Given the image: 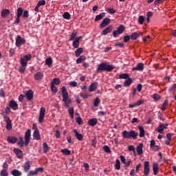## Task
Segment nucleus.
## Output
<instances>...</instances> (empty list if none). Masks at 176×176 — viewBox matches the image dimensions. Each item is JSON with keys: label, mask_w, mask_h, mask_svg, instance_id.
Here are the masks:
<instances>
[{"label": "nucleus", "mask_w": 176, "mask_h": 176, "mask_svg": "<svg viewBox=\"0 0 176 176\" xmlns=\"http://www.w3.org/2000/svg\"><path fill=\"white\" fill-rule=\"evenodd\" d=\"M30 138H31V129H28L25 133V142L23 140V137H19L18 145H19L20 148H23V146H24V144L28 145V144H30Z\"/></svg>", "instance_id": "nucleus-1"}, {"label": "nucleus", "mask_w": 176, "mask_h": 176, "mask_svg": "<svg viewBox=\"0 0 176 176\" xmlns=\"http://www.w3.org/2000/svg\"><path fill=\"white\" fill-rule=\"evenodd\" d=\"M63 97V102H65V106L68 108L69 107V104L72 102L69 96H68V92L67 91V87H63L60 89Z\"/></svg>", "instance_id": "nucleus-2"}, {"label": "nucleus", "mask_w": 176, "mask_h": 176, "mask_svg": "<svg viewBox=\"0 0 176 176\" xmlns=\"http://www.w3.org/2000/svg\"><path fill=\"white\" fill-rule=\"evenodd\" d=\"M138 136V133L135 132V131H131L128 132L127 131H122V137L124 138H133L135 140Z\"/></svg>", "instance_id": "nucleus-3"}, {"label": "nucleus", "mask_w": 176, "mask_h": 176, "mask_svg": "<svg viewBox=\"0 0 176 176\" xmlns=\"http://www.w3.org/2000/svg\"><path fill=\"white\" fill-rule=\"evenodd\" d=\"M114 67L111 65H107L105 63H101L98 67V71H112L114 69Z\"/></svg>", "instance_id": "nucleus-4"}, {"label": "nucleus", "mask_w": 176, "mask_h": 176, "mask_svg": "<svg viewBox=\"0 0 176 176\" xmlns=\"http://www.w3.org/2000/svg\"><path fill=\"white\" fill-rule=\"evenodd\" d=\"M32 58V56L31 54H28L21 58L20 63L22 64V65H27V64H28V61H30Z\"/></svg>", "instance_id": "nucleus-5"}, {"label": "nucleus", "mask_w": 176, "mask_h": 176, "mask_svg": "<svg viewBox=\"0 0 176 176\" xmlns=\"http://www.w3.org/2000/svg\"><path fill=\"white\" fill-rule=\"evenodd\" d=\"M45 115H46V108L42 107L40 108L39 116H38V122L42 123L43 119H45Z\"/></svg>", "instance_id": "nucleus-6"}, {"label": "nucleus", "mask_w": 176, "mask_h": 176, "mask_svg": "<svg viewBox=\"0 0 176 176\" xmlns=\"http://www.w3.org/2000/svg\"><path fill=\"white\" fill-rule=\"evenodd\" d=\"M15 45L16 47H20L21 45H25V39H24L21 36L19 35L16 36Z\"/></svg>", "instance_id": "nucleus-7"}, {"label": "nucleus", "mask_w": 176, "mask_h": 176, "mask_svg": "<svg viewBox=\"0 0 176 176\" xmlns=\"http://www.w3.org/2000/svg\"><path fill=\"white\" fill-rule=\"evenodd\" d=\"M124 26L123 25H120L118 28L117 30L114 31L113 32V35L115 38H116V36H118V35H120L121 34H123V32H124Z\"/></svg>", "instance_id": "nucleus-8"}, {"label": "nucleus", "mask_w": 176, "mask_h": 176, "mask_svg": "<svg viewBox=\"0 0 176 176\" xmlns=\"http://www.w3.org/2000/svg\"><path fill=\"white\" fill-rule=\"evenodd\" d=\"M33 129L34 130V132L33 133V137L34 140H40L41 139V135L39 134V130L38 129V127L35 124H33Z\"/></svg>", "instance_id": "nucleus-9"}, {"label": "nucleus", "mask_w": 176, "mask_h": 176, "mask_svg": "<svg viewBox=\"0 0 176 176\" xmlns=\"http://www.w3.org/2000/svg\"><path fill=\"white\" fill-rule=\"evenodd\" d=\"M6 122V129L8 131H10L13 129V124H12V120L9 118H6L5 120Z\"/></svg>", "instance_id": "nucleus-10"}, {"label": "nucleus", "mask_w": 176, "mask_h": 176, "mask_svg": "<svg viewBox=\"0 0 176 176\" xmlns=\"http://www.w3.org/2000/svg\"><path fill=\"white\" fill-rule=\"evenodd\" d=\"M151 168H149V162L145 161L144 164V175H149Z\"/></svg>", "instance_id": "nucleus-11"}, {"label": "nucleus", "mask_w": 176, "mask_h": 176, "mask_svg": "<svg viewBox=\"0 0 176 176\" xmlns=\"http://www.w3.org/2000/svg\"><path fill=\"white\" fill-rule=\"evenodd\" d=\"M150 148L153 151H155V152L157 151H160V146L156 145V142L153 140H151Z\"/></svg>", "instance_id": "nucleus-12"}, {"label": "nucleus", "mask_w": 176, "mask_h": 176, "mask_svg": "<svg viewBox=\"0 0 176 176\" xmlns=\"http://www.w3.org/2000/svg\"><path fill=\"white\" fill-rule=\"evenodd\" d=\"M9 107H11V109L14 111L19 109V104H17V102L14 100L10 101Z\"/></svg>", "instance_id": "nucleus-13"}, {"label": "nucleus", "mask_w": 176, "mask_h": 176, "mask_svg": "<svg viewBox=\"0 0 176 176\" xmlns=\"http://www.w3.org/2000/svg\"><path fill=\"white\" fill-rule=\"evenodd\" d=\"M167 126H168L167 124H161L157 126V128L156 129V131H157L158 133H160V134H163V131H164L165 129H167Z\"/></svg>", "instance_id": "nucleus-14"}, {"label": "nucleus", "mask_w": 176, "mask_h": 176, "mask_svg": "<svg viewBox=\"0 0 176 176\" xmlns=\"http://www.w3.org/2000/svg\"><path fill=\"white\" fill-rule=\"evenodd\" d=\"M109 23H111V19L109 18H105L100 23V28H104V27H107V25H109Z\"/></svg>", "instance_id": "nucleus-15"}, {"label": "nucleus", "mask_w": 176, "mask_h": 176, "mask_svg": "<svg viewBox=\"0 0 176 176\" xmlns=\"http://www.w3.org/2000/svg\"><path fill=\"white\" fill-rule=\"evenodd\" d=\"M82 39V36L76 37L74 41H73V47L75 49H78L79 47V41Z\"/></svg>", "instance_id": "nucleus-16"}, {"label": "nucleus", "mask_w": 176, "mask_h": 176, "mask_svg": "<svg viewBox=\"0 0 176 176\" xmlns=\"http://www.w3.org/2000/svg\"><path fill=\"white\" fill-rule=\"evenodd\" d=\"M113 30V26L112 25H110L102 32V35H107V34H109V32H111Z\"/></svg>", "instance_id": "nucleus-17"}, {"label": "nucleus", "mask_w": 176, "mask_h": 176, "mask_svg": "<svg viewBox=\"0 0 176 176\" xmlns=\"http://www.w3.org/2000/svg\"><path fill=\"white\" fill-rule=\"evenodd\" d=\"M13 152L16 155V157H18V159H21V157H23V151H21V150L19 148H14Z\"/></svg>", "instance_id": "nucleus-18"}, {"label": "nucleus", "mask_w": 176, "mask_h": 176, "mask_svg": "<svg viewBox=\"0 0 176 176\" xmlns=\"http://www.w3.org/2000/svg\"><path fill=\"white\" fill-rule=\"evenodd\" d=\"M9 14H10V10H9L8 9L2 10L1 17H3V19H6V17H8Z\"/></svg>", "instance_id": "nucleus-19"}, {"label": "nucleus", "mask_w": 176, "mask_h": 176, "mask_svg": "<svg viewBox=\"0 0 176 176\" xmlns=\"http://www.w3.org/2000/svg\"><path fill=\"white\" fill-rule=\"evenodd\" d=\"M25 97L28 98L29 100H32L34 98V91L32 90H29L25 92Z\"/></svg>", "instance_id": "nucleus-20"}, {"label": "nucleus", "mask_w": 176, "mask_h": 176, "mask_svg": "<svg viewBox=\"0 0 176 176\" xmlns=\"http://www.w3.org/2000/svg\"><path fill=\"white\" fill-rule=\"evenodd\" d=\"M8 142L10 144H16L17 142V138L16 136H8L7 138Z\"/></svg>", "instance_id": "nucleus-21"}, {"label": "nucleus", "mask_w": 176, "mask_h": 176, "mask_svg": "<svg viewBox=\"0 0 176 176\" xmlns=\"http://www.w3.org/2000/svg\"><path fill=\"white\" fill-rule=\"evenodd\" d=\"M98 122V120H97V118H91L89 120L88 124L89 126H91L92 127H94V126H96V124H97Z\"/></svg>", "instance_id": "nucleus-22"}, {"label": "nucleus", "mask_w": 176, "mask_h": 176, "mask_svg": "<svg viewBox=\"0 0 176 176\" xmlns=\"http://www.w3.org/2000/svg\"><path fill=\"white\" fill-rule=\"evenodd\" d=\"M97 86H98V82H94L89 86V91H94L97 89Z\"/></svg>", "instance_id": "nucleus-23"}, {"label": "nucleus", "mask_w": 176, "mask_h": 176, "mask_svg": "<svg viewBox=\"0 0 176 176\" xmlns=\"http://www.w3.org/2000/svg\"><path fill=\"white\" fill-rule=\"evenodd\" d=\"M75 137L78 140V141H83V135L78 133L76 129L74 130Z\"/></svg>", "instance_id": "nucleus-24"}, {"label": "nucleus", "mask_w": 176, "mask_h": 176, "mask_svg": "<svg viewBox=\"0 0 176 176\" xmlns=\"http://www.w3.org/2000/svg\"><path fill=\"white\" fill-rule=\"evenodd\" d=\"M43 78V74L41 72H38L34 74L35 80H41Z\"/></svg>", "instance_id": "nucleus-25"}, {"label": "nucleus", "mask_w": 176, "mask_h": 176, "mask_svg": "<svg viewBox=\"0 0 176 176\" xmlns=\"http://www.w3.org/2000/svg\"><path fill=\"white\" fill-rule=\"evenodd\" d=\"M153 170L154 175H157V173H159V165L154 162L153 164Z\"/></svg>", "instance_id": "nucleus-26"}, {"label": "nucleus", "mask_w": 176, "mask_h": 176, "mask_svg": "<svg viewBox=\"0 0 176 176\" xmlns=\"http://www.w3.org/2000/svg\"><path fill=\"white\" fill-rule=\"evenodd\" d=\"M144 146V144H140L139 145L137 146L136 147V151L138 155H142L143 151H142V147Z\"/></svg>", "instance_id": "nucleus-27"}, {"label": "nucleus", "mask_w": 176, "mask_h": 176, "mask_svg": "<svg viewBox=\"0 0 176 176\" xmlns=\"http://www.w3.org/2000/svg\"><path fill=\"white\" fill-rule=\"evenodd\" d=\"M144 69V63H138L136 67L132 69L133 71H142Z\"/></svg>", "instance_id": "nucleus-28"}, {"label": "nucleus", "mask_w": 176, "mask_h": 176, "mask_svg": "<svg viewBox=\"0 0 176 176\" xmlns=\"http://www.w3.org/2000/svg\"><path fill=\"white\" fill-rule=\"evenodd\" d=\"M60 83H61V80H60V78H54L53 80L51 82V85H54V86H58V85H60Z\"/></svg>", "instance_id": "nucleus-29"}, {"label": "nucleus", "mask_w": 176, "mask_h": 176, "mask_svg": "<svg viewBox=\"0 0 176 176\" xmlns=\"http://www.w3.org/2000/svg\"><path fill=\"white\" fill-rule=\"evenodd\" d=\"M142 34L141 32H134L131 35V38L133 40L138 39V37Z\"/></svg>", "instance_id": "nucleus-30"}, {"label": "nucleus", "mask_w": 176, "mask_h": 176, "mask_svg": "<svg viewBox=\"0 0 176 176\" xmlns=\"http://www.w3.org/2000/svg\"><path fill=\"white\" fill-rule=\"evenodd\" d=\"M133 83V80L129 77L124 82V86L125 87H127L129 86H130V85H131Z\"/></svg>", "instance_id": "nucleus-31"}, {"label": "nucleus", "mask_w": 176, "mask_h": 176, "mask_svg": "<svg viewBox=\"0 0 176 176\" xmlns=\"http://www.w3.org/2000/svg\"><path fill=\"white\" fill-rule=\"evenodd\" d=\"M43 149L45 153H47V152H49V149H50V148L49 147V145L47 144V143L44 142L43 144Z\"/></svg>", "instance_id": "nucleus-32"}, {"label": "nucleus", "mask_w": 176, "mask_h": 176, "mask_svg": "<svg viewBox=\"0 0 176 176\" xmlns=\"http://www.w3.org/2000/svg\"><path fill=\"white\" fill-rule=\"evenodd\" d=\"M85 60H86V56H85L84 55H82L76 60V64H80L83 63Z\"/></svg>", "instance_id": "nucleus-33"}, {"label": "nucleus", "mask_w": 176, "mask_h": 176, "mask_svg": "<svg viewBox=\"0 0 176 176\" xmlns=\"http://www.w3.org/2000/svg\"><path fill=\"white\" fill-rule=\"evenodd\" d=\"M83 53V48L79 47L75 51V54L76 57H79Z\"/></svg>", "instance_id": "nucleus-34"}, {"label": "nucleus", "mask_w": 176, "mask_h": 176, "mask_svg": "<svg viewBox=\"0 0 176 176\" xmlns=\"http://www.w3.org/2000/svg\"><path fill=\"white\" fill-rule=\"evenodd\" d=\"M25 171H28L30 170V168H31V164H30V161H28L25 163L23 166Z\"/></svg>", "instance_id": "nucleus-35"}, {"label": "nucleus", "mask_w": 176, "mask_h": 176, "mask_svg": "<svg viewBox=\"0 0 176 176\" xmlns=\"http://www.w3.org/2000/svg\"><path fill=\"white\" fill-rule=\"evenodd\" d=\"M45 64L46 65H48L49 67H50L52 64H53V59H52L51 57L47 58L45 60Z\"/></svg>", "instance_id": "nucleus-36"}, {"label": "nucleus", "mask_w": 176, "mask_h": 176, "mask_svg": "<svg viewBox=\"0 0 176 176\" xmlns=\"http://www.w3.org/2000/svg\"><path fill=\"white\" fill-rule=\"evenodd\" d=\"M103 17H105V12H102L99 15H97L95 18V21H100Z\"/></svg>", "instance_id": "nucleus-37"}, {"label": "nucleus", "mask_w": 176, "mask_h": 176, "mask_svg": "<svg viewBox=\"0 0 176 176\" xmlns=\"http://www.w3.org/2000/svg\"><path fill=\"white\" fill-rule=\"evenodd\" d=\"M138 129L140 130V137L142 138L145 135V130H144V127L138 126Z\"/></svg>", "instance_id": "nucleus-38"}, {"label": "nucleus", "mask_w": 176, "mask_h": 176, "mask_svg": "<svg viewBox=\"0 0 176 176\" xmlns=\"http://www.w3.org/2000/svg\"><path fill=\"white\" fill-rule=\"evenodd\" d=\"M60 152L63 153V155H71V151H69L68 148H64L60 150Z\"/></svg>", "instance_id": "nucleus-39"}, {"label": "nucleus", "mask_w": 176, "mask_h": 176, "mask_svg": "<svg viewBox=\"0 0 176 176\" xmlns=\"http://www.w3.org/2000/svg\"><path fill=\"white\" fill-rule=\"evenodd\" d=\"M167 105H168V101L167 100H166L164 103L162 104V107H161V109L162 111H166V109L167 108Z\"/></svg>", "instance_id": "nucleus-40"}, {"label": "nucleus", "mask_w": 176, "mask_h": 176, "mask_svg": "<svg viewBox=\"0 0 176 176\" xmlns=\"http://www.w3.org/2000/svg\"><path fill=\"white\" fill-rule=\"evenodd\" d=\"M12 175L14 176H20L21 175V172H20L19 170L14 169L12 171Z\"/></svg>", "instance_id": "nucleus-41"}, {"label": "nucleus", "mask_w": 176, "mask_h": 176, "mask_svg": "<svg viewBox=\"0 0 176 176\" xmlns=\"http://www.w3.org/2000/svg\"><path fill=\"white\" fill-rule=\"evenodd\" d=\"M129 74H122L119 76L120 79H129Z\"/></svg>", "instance_id": "nucleus-42"}, {"label": "nucleus", "mask_w": 176, "mask_h": 176, "mask_svg": "<svg viewBox=\"0 0 176 176\" xmlns=\"http://www.w3.org/2000/svg\"><path fill=\"white\" fill-rule=\"evenodd\" d=\"M144 21H145V18L144 16L141 15L138 17V23L140 25L144 24Z\"/></svg>", "instance_id": "nucleus-43"}, {"label": "nucleus", "mask_w": 176, "mask_h": 176, "mask_svg": "<svg viewBox=\"0 0 176 176\" xmlns=\"http://www.w3.org/2000/svg\"><path fill=\"white\" fill-rule=\"evenodd\" d=\"M1 176H8L9 174L8 173V169L4 168L0 173Z\"/></svg>", "instance_id": "nucleus-44"}, {"label": "nucleus", "mask_w": 176, "mask_h": 176, "mask_svg": "<svg viewBox=\"0 0 176 176\" xmlns=\"http://www.w3.org/2000/svg\"><path fill=\"white\" fill-rule=\"evenodd\" d=\"M21 67H19V72L24 73L27 68V65H24L23 64H21Z\"/></svg>", "instance_id": "nucleus-45"}, {"label": "nucleus", "mask_w": 176, "mask_h": 176, "mask_svg": "<svg viewBox=\"0 0 176 176\" xmlns=\"http://www.w3.org/2000/svg\"><path fill=\"white\" fill-rule=\"evenodd\" d=\"M115 168L116 170H119L120 168V161L119 160H116Z\"/></svg>", "instance_id": "nucleus-46"}, {"label": "nucleus", "mask_w": 176, "mask_h": 176, "mask_svg": "<svg viewBox=\"0 0 176 176\" xmlns=\"http://www.w3.org/2000/svg\"><path fill=\"white\" fill-rule=\"evenodd\" d=\"M63 19H66V20H69L71 19V14L69 12H65L63 14Z\"/></svg>", "instance_id": "nucleus-47"}, {"label": "nucleus", "mask_w": 176, "mask_h": 176, "mask_svg": "<svg viewBox=\"0 0 176 176\" xmlns=\"http://www.w3.org/2000/svg\"><path fill=\"white\" fill-rule=\"evenodd\" d=\"M68 111H69V113L71 116V118L74 119V107H69Z\"/></svg>", "instance_id": "nucleus-48"}, {"label": "nucleus", "mask_w": 176, "mask_h": 176, "mask_svg": "<svg viewBox=\"0 0 176 176\" xmlns=\"http://www.w3.org/2000/svg\"><path fill=\"white\" fill-rule=\"evenodd\" d=\"M21 14H23V8H18L17 12H16V16L21 17Z\"/></svg>", "instance_id": "nucleus-49"}, {"label": "nucleus", "mask_w": 176, "mask_h": 176, "mask_svg": "<svg viewBox=\"0 0 176 176\" xmlns=\"http://www.w3.org/2000/svg\"><path fill=\"white\" fill-rule=\"evenodd\" d=\"M100 102H101V100L99 99V98H96L94 100V107H97L99 104Z\"/></svg>", "instance_id": "nucleus-50"}, {"label": "nucleus", "mask_w": 176, "mask_h": 176, "mask_svg": "<svg viewBox=\"0 0 176 176\" xmlns=\"http://www.w3.org/2000/svg\"><path fill=\"white\" fill-rule=\"evenodd\" d=\"M28 175L30 176L38 175V173H36V169H34V170H30L28 173Z\"/></svg>", "instance_id": "nucleus-51"}, {"label": "nucleus", "mask_w": 176, "mask_h": 176, "mask_svg": "<svg viewBox=\"0 0 176 176\" xmlns=\"http://www.w3.org/2000/svg\"><path fill=\"white\" fill-rule=\"evenodd\" d=\"M128 150L129 151H133L134 155L135 156V148L134 147V146L133 145H130L128 146Z\"/></svg>", "instance_id": "nucleus-52"}, {"label": "nucleus", "mask_w": 176, "mask_h": 176, "mask_svg": "<svg viewBox=\"0 0 176 176\" xmlns=\"http://www.w3.org/2000/svg\"><path fill=\"white\" fill-rule=\"evenodd\" d=\"M38 6H45L46 5V1L45 0L39 1L37 3Z\"/></svg>", "instance_id": "nucleus-53"}, {"label": "nucleus", "mask_w": 176, "mask_h": 176, "mask_svg": "<svg viewBox=\"0 0 176 176\" xmlns=\"http://www.w3.org/2000/svg\"><path fill=\"white\" fill-rule=\"evenodd\" d=\"M153 98H154V100H155L156 101H159V100H160L161 97H160V95H159L157 94H155L154 95H153Z\"/></svg>", "instance_id": "nucleus-54"}, {"label": "nucleus", "mask_w": 176, "mask_h": 176, "mask_svg": "<svg viewBox=\"0 0 176 176\" xmlns=\"http://www.w3.org/2000/svg\"><path fill=\"white\" fill-rule=\"evenodd\" d=\"M69 86H71V87H76L78 86V82H75V81H72L70 82H69Z\"/></svg>", "instance_id": "nucleus-55"}, {"label": "nucleus", "mask_w": 176, "mask_h": 176, "mask_svg": "<svg viewBox=\"0 0 176 176\" xmlns=\"http://www.w3.org/2000/svg\"><path fill=\"white\" fill-rule=\"evenodd\" d=\"M76 35H77L76 32L72 33L71 36H70V41H74V40L76 39Z\"/></svg>", "instance_id": "nucleus-56"}, {"label": "nucleus", "mask_w": 176, "mask_h": 176, "mask_svg": "<svg viewBox=\"0 0 176 176\" xmlns=\"http://www.w3.org/2000/svg\"><path fill=\"white\" fill-rule=\"evenodd\" d=\"M103 149L107 153H110L111 152V148H109V146H104Z\"/></svg>", "instance_id": "nucleus-57"}, {"label": "nucleus", "mask_w": 176, "mask_h": 176, "mask_svg": "<svg viewBox=\"0 0 176 176\" xmlns=\"http://www.w3.org/2000/svg\"><path fill=\"white\" fill-rule=\"evenodd\" d=\"M51 89L52 91L54 94L57 93V87H56L55 85H51Z\"/></svg>", "instance_id": "nucleus-58"}, {"label": "nucleus", "mask_w": 176, "mask_h": 176, "mask_svg": "<svg viewBox=\"0 0 176 176\" xmlns=\"http://www.w3.org/2000/svg\"><path fill=\"white\" fill-rule=\"evenodd\" d=\"M142 104H144V100H139L135 103V105H136V107H140Z\"/></svg>", "instance_id": "nucleus-59"}, {"label": "nucleus", "mask_w": 176, "mask_h": 176, "mask_svg": "<svg viewBox=\"0 0 176 176\" xmlns=\"http://www.w3.org/2000/svg\"><path fill=\"white\" fill-rule=\"evenodd\" d=\"M107 12L111 14H113L116 11L113 8H107Z\"/></svg>", "instance_id": "nucleus-60"}, {"label": "nucleus", "mask_w": 176, "mask_h": 176, "mask_svg": "<svg viewBox=\"0 0 176 176\" xmlns=\"http://www.w3.org/2000/svg\"><path fill=\"white\" fill-rule=\"evenodd\" d=\"M35 170L36 173L38 174V173H43L44 168L43 167H40V168H36Z\"/></svg>", "instance_id": "nucleus-61"}, {"label": "nucleus", "mask_w": 176, "mask_h": 176, "mask_svg": "<svg viewBox=\"0 0 176 176\" xmlns=\"http://www.w3.org/2000/svg\"><path fill=\"white\" fill-rule=\"evenodd\" d=\"M23 17L25 19H27L28 17V12L27 10H25L22 14Z\"/></svg>", "instance_id": "nucleus-62"}, {"label": "nucleus", "mask_w": 176, "mask_h": 176, "mask_svg": "<svg viewBox=\"0 0 176 176\" xmlns=\"http://www.w3.org/2000/svg\"><path fill=\"white\" fill-rule=\"evenodd\" d=\"M80 97L82 98H89V95L87 94H80Z\"/></svg>", "instance_id": "nucleus-63"}, {"label": "nucleus", "mask_w": 176, "mask_h": 176, "mask_svg": "<svg viewBox=\"0 0 176 176\" xmlns=\"http://www.w3.org/2000/svg\"><path fill=\"white\" fill-rule=\"evenodd\" d=\"M130 41V36H125L124 37V42L127 43Z\"/></svg>", "instance_id": "nucleus-64"}]
</instances>
